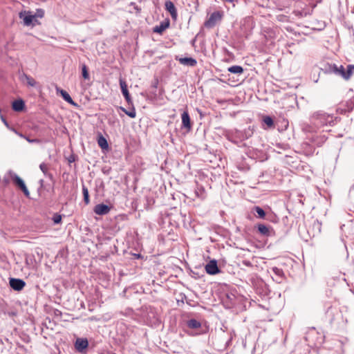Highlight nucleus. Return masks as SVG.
<instances>
[{"instance_id":"11","label":"nucleus","mask_w":354,"mask_h":354,"mask_svg":"<svg viewBox=\"0 0 354 354\" xmlns=\"http://www.w3.org/2000/svg\"><path fill=\"white\" fill-rule=\"evenodd\" d=\"M257 232L262 236H270L272 234V227L262 223L256 225Z\"/></svg>"},{"instance_id":"35","label":"nucleus","mask_w":354,"mask_h":354,"mask_svg":"<svg viewBox=\"0 0 354 354\" xmlns=\"http://www.w3.org/2000/svg\"><path fill=\"white\" fill-rule=\"evenodd\" d=\"M1 119L2 120V122H3V124L7 127H8L9 125H8V122H7V120H6V118L3 116V115H1Z\"/></svg>"},{"instance_id":"29","label":"nucleus","mask_w":354,"mask_h":354,"mask_svg":"<svg viewBox=\"0 0 354 354\" xmlns=\"http://www.w3.org/2000/svg\"><path fill=\"white\" fill-rule=\"evenodd\" d=\"M53 221L54 222L55 224H59L61 223L62 221V215L57 214V213H55L53 214Z\"/></svg>"},{"instance_id":"9","label":"nucleus","mask_w":354,"mask_h":354,"mask_svg":"<svg viewBox=\"0 0 354 354\" xmlns=\"http://www.w3.org/2000/svg\"><path fill=\"white\" fill-rule=\"evenodd\" d=\"M205 270L207 274L211 275H214L216 274H218L221 272L220 269L218 267L217 261L216 260H212L210 261L206 266H205Z\"/></svg>"},{"instance_id":"23","label":"nucleus","mask_w":354,"mask_h":354,"mask_svg":"<svg viewBox=\"0 0 354 354\" xmlns=\"http://www.w3.org/2000/svg\"><path fill=\"white\" fill-rule=\"evenodd\" d=\"M263 122L270 129H272L274 127V121L270 116H268V115L263 116Z\"/></svg>"},{"instance_id":"25","label":"nucleus","mask_w":354,"mask_h":354,"mask_svg":"<svg viewBox=\"0 0 354 354\" xmlns=\"http://www.w3.org/2000/svg\"><path fill=\"white\" fill-rule=\"evenodd\" d=\"M120 109L131 118H134L136 116V112L134 107H133L130 111H127L123 107H120Z\"/></svg>"},{"instance_id":"33","label":"nucleus","mask_w":354,"mask_h":354,"mask_svg":"<svg viewBox=\"0 0 354 354\" xmlns=\"http://www.w3.org/2000/svg\"><path fill=\"white\" fill-rule=\"evenodd\" d=\"M204 189L203 187H198V189L196 190V194L198 197L203 198Z\"/></svg>"},{"instance_id":"2","label":"nucleus","mask_w":354,"mask_h":354,"mask_svg":"<svg viewBox=\"0 0 354 354\" xmlns=\"http://www.w3.org/2000/svg\"><path fill=\"white\" fill-rule=\"evenodd\" d=\"M223 17V12L215 11L212 12L209 17L204 22V26L207 28H214L218 23L221 22Z\"/></svg>"},{"instance_id":"19","label":"nucleus","mask_w":354,"mask_h":354,"mask_svg":"<svg viewBox=\"0 0 354 354\" xmlns=\"http://www.w3.org/2000/svg\"><path fill=\"white\" fill-rule=\"evenodd\" d=\"M60 94L62 95V97H63V99L67 102L68 103H69L70 104H72L75 106H77V104L75 103L73 99L71 98V97L70 96V95L68 93V92H66V91L64 90H62L61 89L60 90Z\"/></svg>"},{"instance_id":"18","label":"nucleus","mask_w":354,"mask_h":354,"mask_svg":"<svg viewBox=\"0 0 354 354\" xmlns=\"http://www.w3.org/2000/svg\"><path fill=\"white\" fill-rule=\"evenodd\" d=\"M187 326L189 328L196 330L201 328V323L195 319H191L187 322Z\"/></svg>"},{"instance_id":"13","label":"nucleus","mask_w":354,"mask_h":354,"mask_svg":"<svg viewBox=\"0 0 354 354\" xmlns=\"http://www.w3.org/2000/svg\"><path fill=\"white\" fill-rule=\"evenodd\" d=\"M111 210V207L105 204H97L94 207V212L97 215L107 214Z\"/></svg>"},{"instance_id":"10","label":"nucleus","mask_w":354,"mask_h":354,"mask_svg":"<svg viewBox=\"0 0 354 354\" xmlns=\"http://www.w3.org/2000/svg\"><path fill=\"white\" fill-rule=\"evenodd\" d=\"M165 10L168 12H169V14L171 17V19L174 21H176L177 17H178V12H177V10H176L174 3L169 0L166 1L165 3Z\"/></svg>"},{"instance_id":"39","label":"nucleus","mask_w":354,"mask_h":354,"mask_svg":"<svg viewBox=\"0 0 354 354\" xmlns=\"http://www.w3.org/2000/svg\"><path fill=\"white\" fill-rule=\"evenodd\" d=\"M8 315H9L10 316H11V317H13V316H16V315H17V313H16V312H14V311H12V312H9V313H8Z\"/></svg>"},{"instance_id":"21","label":"nucleus","mask_w":354,"mask_h":354,"mask_svg":"<svg viewBox=\"0 0 354 354\" xmlns=\"http://www.w3.org/2000/svg\"><path fill=\"white\" fill-rule=\"evenodd\" d=\"M97 144L102 149H106L109 147L106 139L102 134L97 137Z\"/></svg>"},{"instance_id":"26","label":"nucleus","mask_w":354,"mask_h":354,"mask_svg":"<svg viewBox=\"0 0 354 354\" xmlns=\"http://www.w3.org/2000/svg\"><path fill=\"white\" fill-rule=\"evenodd\" d=\"M82 75L84 80H89L90 75L88 73V68L86 64H83L82 66Z\"/></svg>"},{"instance_id":"27","label":"nucleus","mask_w":354,"mask_h":354,"mask_svg":"<svg viewBox=\"0 0 354 354\" xmlns=\"http://www.w3.org/2000/svg\"><path fill=\"white\" fill-rule=\"evenodd\" d=\"M24 77L27 80V84L30 86H35L37 84L36 81L31 76L24 74Z\"/></svg>"},{"instance_id":"14","label":"nucleus","mask_w":354,"mask_h":354,"mask_svg":"<svg viewBox=\"0 0 354 354\" xmlns=\"http://www.w3.org/2000/svg\"><path fill=\"white\" fill-rule=\"evenodd\" d=\"M170 24L169 19H165L160 22V24L158 26H156L153 28V32L156 33H158L162 35L163 32L169 28Z\"/></svg>"},{"instance_id":"1","label":"nucleus","mask_w":354,"mask_h":354,"mask_svg":"<svg viewBox=\"0 0 354 354\" xmlns=\"http://www.w3.org/2000/svg\"><path fill=\"white\" fill-rule=\"evenodd\" d=\"M337 120H339V118L334 117L333 115L328 114L324 111H317L311 115V120L314 124L320 127L327 124L333 126Z\"/></svg>"},{"instance_id":"32","label":"nucleus","mask_w":354,"mask_h":354,"mask_svg":"<svg viewBox=\"0 0 354 354\" xmlns=\"http://www.w3.org/2000/svg\"><path fill=\"white\" fill-rule=\"evenodd\" d=\"M347 110L348 111H353L354 109V100H350L346 102Z\"/></svg>"},{"instance_id":"40","label":"nucleus","mask_w":354,"mask_h":354,"mask_svg":"<svg viewBox=\"0 0 354 354\" xmlns=\"http://www.w3.org/2000/svg\"><path fill=\"white\" fill-rule=\"evenodd\" d=\"M223 2L233 3L234 0H222Z\"/></svg>"},{"instance_id":"41","label":"nucleus","mask_w":354,"mask_h":354,"mask_svg":"<svg viewBox=\"0 0 354 354\" xmlns=\"http://www.w3.org/2000/svg\"><path fill=\"white\" fill-rule=\"evenodd\" d=\"M44 180L43 179L39 180V184H40L41 188H42L44 187Z\"/></svg>"},{"instance_id":"8","label":"nucleus","mask_w":354,"mask_h":354,"mask_svg":"<svg viewBox=\"0 0 354 354\" xmlns=\"http://www.w3.org/2000/svg\"><path fill=\"white\" fill-rule=\"evenodd\" d=\"M119 82L122 95H124L127 102L129 105H133V101L127 89V84L125 80H124L122 78H120Z\"/></svg>"},{"instance_id":"5","label":"nucleus","mask_w":354,"mask_h":354,"mask_svg":"<svg viewBox=\"0 0 354 354\" xmlns=\"http://www.w3.org/2000/svg\"><path fill=\"white\" fill-rule=\"evenodd\" d=\"M19 17L20 19H23L24 26H34L36 23H37V20L35 19V16L32 15L31 12L30 11L21 12L19 14Z\"/></svg>"},{"instance_id":"12","label":"nucleus","mask_w":354,"mask_h":354,"mask_svg":"<svg viewBox=\"0 0 354 354\" xmlns=\"http://www.w3.org/2000/svg\"><path fill=\"white\" fill-rule=\"evenodd\" d=\"M176 59L179 62V63L184 66L194 67L197 64V61L192 57H176Z\"/></svg>"},{"instance_id":"4","label":"nucleus","mask_w":354,"mask_h":354,"mask_svg":"<svg viewBox=\"0 0 354 354\" xmlns=\"http://www.w3.org/2000/svg\"><path fill=\"white\" fill-rule=\"evenodd\" d=\"M11 179L12 180L14 184L23 192L24 194L27 197L30 198V192L28 189L24 181L15 173H13L12 171H9Z\"/></svg>"},{"instance_id":"42","label":"nucleus","mask_w":354,"mask_h":354,"mask_svg":"<svg viewBox=\"0 0 354 354\" xmlns=\"http://www.w3.org/2000/svg\"><path fill=\"white\" fill-rule=\"evenodd\" d=\"M3 181L6 184H8L9 183V180L8 179H4Z\"/></svg>"},{"instance_id":"31","label":"nucleus","mask_w":354,"mask_h":354,"mask_svg":"<svg viewBox=\"0 0 354 354\" xmlns=\"http://www.w3.org/2000/svg\"><path fill=\"white\" fill-rule=\"evenodd\" d=\"M34 15L35 16V19L37 17L42 18L44 16V10L41 8H38L36 10V12Z\"/></svg>"},{"instance_id":"3","label":"nucleus","mask_w":354,"mask_h":354,"mask_svg":"<svg viewBox=\"0 0 354 354\" xmlns=\"http://www.w3.org/2000/svg\"><path fill=\"white\" fill-rule=\"evenodd\" d=\"M354 72V65L348 64L346 70L342 65L336 67L335 75L342 77L345 80H349Z\"/></svg>"},{"instance_id":"22","label":"nucleus","mask_w":354,"mask_h":354,"mask_svg":"<svg viewBox=\"0 0 354 354\" xmlns=\"http://www.w3.org/2000/svg\"><path fill=\"white\" fill-rule=\"evenodd\" d=\"M228 71L234 74H242L243 73V68L241 66L234 65L228 68Z\"/></svg>"},{"instance_id":"45","label":"nucleus","mask_w":354,"mask_h":354,"mask_svg":"<svg viewBox=\"0 0 354 354\" xmlns=\"http://www.w3.org/2000/svg\"><path fill=\"white\" fill-rule=\"evenodd\" d=\"M314 81H315V82H317V81H318V79H317V80H315Z\"/></svg>"},{"instance_id":"30","label":"nucleus","mask_w":354,"mask_h":354,"mask_svg":"<svg viewBox=\"0 0 354 354\" xmlns=\"http://www.w3.org/2000/svg\"><path fill=\"white\" fill-rule=\"evenodd\" d=\"M39 168L44 175H47V173L48 172V167L46 163H41L39 165Z\"/></svg>"},{"instance_id":"38","label":"nucleus","mask_w":354,"mask_h":354,"mask_svg":"<svg viewBox=\"0 0 354 354\" xmlns=\"http://www.w3.org/2000/svg\"><path fill=\"white\" fill-rule=\"evenodd\" d=\"M16 133H17V134H18L20 137H21V138H24V139H26V138H27V137H28V136H25V135L22 134L21 133H18V132H17V131H16Z\"/></svg>"},{"instance_id":"20","label":"nucleus","mask_w":354,"mask_h":354,"mask_svg":"<svg viewBox=\"0 0 354 354\" xmlns=\"http://www.w3.org/2000/svg\"><path fill=\"white\" fill-rule=\"evenodd\" d=\"M254 213H257L255 215L257 218L264 219L266 218L265 211L259 206H254L252 209Z\"/></svg>"},{"instance_id":"15","label":"nucleus","mask_w":354,"mask_h":354,"mask_svg":"<svg viewBox=\"0 0 354 354\" xmlns=\"http://www.w3.org/2000/svg\"><path fill=\"white\" fill-rule=\"evenodd\" d=\"M182 119V128H185L187 131H190L192 129V123L189 115L187 111H185L181 115Z\"/></svg>"},{"instance_id":"43","label":"nucleus","mask_w":354,"mask_h":354,"mask_svg":"<svg viewBox=\"0 0 354 354\" xmlns=\"http://www.w3.org/2000/svg\"><path fill=\"white\" fill-rule=\"evenodd\" d=\"M316 6L317 5L315 3L312 5V10L316 7Z\"/></svg>"},{"instance_id":"24","label":"nucleus","mask_w":354,"mask_h":354,"mask_svg":"<svg viewBox=\"0 0 354 354\" xmlns=\"http://www.w3.org/2000/svg\"><path fill=\"white\" fill-rule=\"evenodd\" d=\"M82 193L84 196V201L86 204H88L90 202L89 194L88 188L85 185H82Z\"/></svg>"},{"instance_id":"44","label":"nucleus","mask_w":354,"mask_h":354,"mask_svg":"<svg viewBox=\"0 0 354 354\" xmlns=\"http://www.w3.org/2000/svg\"><path fill=\"white\" fill-rule=\"evenodd\" d=\"M74 160H74V158H71V159H69V162H73V161H74Z\"/></svg>"},{"instance_id":"7","label":"nucleus","mask_w":354,"mask_h":354,"mask_svg":"<svg viewBox=\"0 0 354 354\" xmlns=\"http://www.w3.org/2000/svg\"><path fill=\"white\" fill-rule=\"evenodd\" d=\"M88 346V342L86 338H77L75 343V348L77 351L81 353H85V351Z\"/></svg>"},{"instance_id":"16","label":"nucleus","mask_w":354,"mask_h":354,"mask_svg":"<svg viewBox=\"0 0 354 354\" xmlns=\"http://www.w3.org/2000/svg\"><path fill=\"white\" fill-rule=\"evenodd\" d=\"M337 65L331 63H324L320 68V71L325 74H335Z\"/></svg>"},{"instance_id":"36","label":"nucleus","mask_w":354,"mask_h":354,"mask_svg":"<svg viewBox=\"0 0 354 354\" xmlns=\"http://www.w3.org/2000/svg\"><path fill=\"white\" fill-rule=\"evenodd\" d=\"M243 265H245V266H246L248 267L252 266V263L249 261H243Z\"/></svg>"},{"instance_id":"6","label":"nucleus","mask_w":354,"mask_h":354,"mask_svg":"<svg viewBox=\"0 0 354 354\" xmlns=\"http://www.w3.org/2000/svg\"><path fill=\"white\" fill-rule=\"evenodd\" d=\"M10 286L16 291H21L26 286V282L21 279L10 278Z\"/></svg>"},{"instance_id":"17","label":"nucleus","mask_w":354,"mask_h":354,"mask_svg":"<svg viewBox=\"0 0 354 354\" xmlns=\"http://www.w3.org/2000/svg\"><path fill=\"white\" fill-rule=\"evenodd\" d=\"M12 108L15 111H22L25 108L24 101L21 99L15 100L12 104Z\"/></svg>"},{"instance_id":"34","label":"nucleus","mask_w":354,"mask_h":354,"mask_svg":"<svg viewBox=\"0 0 354 354\" xmlns=\"http://www.w3.org/2000/svg\"><path fill=\"white\" fill-rule=\"evenodd\" d=\"M26 140L29 142V143H40L41 142V140H39V139H30L29 137H27L26 138Z\"/></svg>"},{"instance_id":"37","label":"nucleus","mask_w":354,"mask_h":354,"mask_svg":"<svg viewBox=\"0 0 354 354\" xmlns=\"http://www.w3.org/2000/svg\"><path fill=\"white\" fill-rule=\"evenodd\" d=\"M45 176H46V177L49 178L50 180H53V174H50V173H49V172H48V173H47V175H45Z\"/></svg>"},{"instance_id":"28","label":"nucleus","mask_w":354,"mask_h":354,"mask_svg":"<svg viewBox=\"0 0 354 354\" xmlns=\"http://www.w3.org/2000/svg\"><path fill=\"white\" fill-rule=\"evenodd\" d=\"M273 272L279 277L280 279H281L283 277V272L282 269L279 268L277 267L272 268Z\"/></svg>"}]
</instances>
